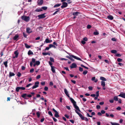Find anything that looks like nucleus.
Here are the masks:
<instances>
[{
  "instance_id": "obj_3",
  "label": "nucleus",
  "mask_w": 125,
  "mask_h": 125,
  "mask_svg": "<svg viewBox=\"0 0 125 125\" xmlns=\"http://www.w3.org/2000/svg\"><path fill=\"white\" fill-rule=\"evenodd\" d=\"M21 18L22 20L26 22H28L30 20L29 17L24 15L22 16Z\"/></svg>"
},
{
  "instance_id": "obj_6",
  "label": "nucleus",
  "mask_w": 125,
  "mask_h": 125,
  "mask_svg": "<svg viewBox=\"0 0 125 125\" xmlns=\"http://www.w3.org/2000/svg\"><path fill=\"white\" fill-rule=\"evenodd\" d=\"M52 111L55 113V114L54 115L55 116L56 118H58L60 116L58 114V112L54 108L52 109Z\"/></svg>"
},
{
  "instance_id": "obj_5",
  "label": "nucleus",
  "mask_w": 125,
  "mask_h": 125,
  "mask_svg": "<svg viewBox=\"0 0 125 125\" xmlns=\"http://www.w3.org/2000/svg\"><path fill=\"white\" fill-rule=\"evenodd\" d=\"M70 56L71 57L70 58V59L72 61H74V60L72 58H73L75 59H77V60H78V57L74 55H70Z\"/></svg>"
},
{
  "instance_id": "obj_15",
  "label": "nucleus",
  "mask_w": 125,
  "mask_h": 125,
  "mask_svg": "<svg viewBox=\"0 0 125 125\" xmlns=\"http://www.w3.org/2000/svg\"><path fill=\"white\" fill-rule=\"evenodd\" d=\"M15 75V74L14 73L10 72H9V78H10L12 76H14Z\"/></svg>"
},
{
  "instance_id": "obj_20",
  "label": "nucleus",
  "mask_w": 125,
  "mask_h": 125,
  "mask_svg": "<svg viewBox=\"0 0 125 125\" xmlns=\"http://www.w3.org/2000/svg\"><path fill=\"white\" fill-rule=\"evenodd\" d=\"M110 123L112 125H120L119 124L116 123L111 122Z\"/></svg>"
},
{
  "instance_id": "obj_10",
  "label": "nucleus",
  "mask_w": 125,
  "mask_h": 125,
  "mask_svg": "<svg viewBox=\"0 0 125 125\" xmlns=\"http://www.w3.org/2000/svg\"><path fill=\"white\" fill-rule=\"evenodd\" d=\"M76 67L77 65L75 63H73L72 64V65L70 66V68L71 69L75 68Z\"/></svg>"
},
{
  "instance_id": "obj_55",
  "label": "nucleus",
  "mask_w": 125,
  "mask_h": 125,
  "mask_svg": "<svg viewBox=\"0 0 125 125\" xmlns=\"http://www.w3.org/2000/svg\"><path fill=\"white\" fill-rule=\"evenodd\" d=\"M41 77V75H37V76L36 77V79H38L39 78H40Z\"/></svg>"
},
{
  "instance_id": "obj_4",
  "label": "nucleus",
  "mask_w": 125,
  "mask_h": 125,
  "mask_svg": "<svg viewBox=\"0 0 125 125\" xmlns=\"http://www.w3.org/2000/svg\"><path fill=\"white\" fill-rule=\"evenodd\" d=\"M79 116L81 118V119L85 120L86 121H88V118L83 116L82 114L79 113Z\"/></svg>"
},
{
  "instance_id": "obj_19",
  "label": "nucleus",
  "mask_w": 125,
  "mask_h": 125,
  "mask_svg": "<svg viewBox=\"0 0 125 125\" xmlns=\"http://www.w3.org/2000/svg\"><path fill=\"white\" fill-rule=\"evenodd\" d=\"M42 9L39 8L36 9L35 11L37 12H40L42 11Z\"/></svg>"
},
{
  "instance_id": "obj_30",
  "label": "nucleus",
  "mask_w": 125,
  "mask_h": 125,
  "mask_svg": "<svg viewBox=\"0 0 125 125\" xmlns=\"http://www.w3.org/2000/svg\"><path fill=\"white\" fill-rule=\"evenodd\" d=\"M112 53L115 54L117 52V51L115 50H112L111 51Z\"/></svg>"
},
{
  "instance_id": "obj_24",
  "label": "nucleus",
  "mask_w": 125,
  "mask_h": 125,
  "mask_svg": "<svg viewBox=\"0 0 125 125\" xmlns=\"http://www.w3.org/2000/svg\"><path fill=\"white\" fill-rule=\"evenodd\" d=\"M42 54L44 55H50V54L49 52H43L42 53Z\"/></svg>"
},
{
  "instance_id": "obj_28",
  "label": "nucleus",
  "mask_w": 125,
  "mask_h": 125,
  "mask_svg": "<svg viewBox=\"0 0 125 125\" xmlns=\"http://www.w3.org/2000/svg\"><path fill=\"white\" fill-rule=\"evenodd\" d=\"M28 54L29 55H32L33 54V52L31 51L30 50H29L28 52Z\"/></svg>"
},
{
  "instance_id": "obj_52",
  "label": "nucleus",
  "mask_w": 125,
  "mask_h": 125,
  "mask_svg": "<svg viewBox=\"0 0 125 125\" xmlns=\"http://www.w3.org/2000/svg\"><path fill=\"white\" fill-rule=\"evenodd\" d=\"M111 40L112 41H113L116 42V39L115 38H112Z\"/></svg>"
},
{
  "instance_id": "obj_60",
  "label": "nucleus",
  "mask_w": 125,
  "mask_h": 125,
  "mask_svg": "<svg viewBox=\"0 0 125 125\" xmlns=\"http://www.w3.org/2000/svg\"><path fill=\"white\" fill-rule=\"evenodd\" d=\"M109 102L111 103H113L114 102V100L113 99L109 100Z\"/></svg>"
},
{
  "instance_id": "obj_48",
  "label": "nucleus",
  "mask_w": 125,
  "mask_h": 125,
  "mask_svg": "<svg viewBox=\"0 0 125 125\" xmlns=\"http://www.w3.org/2000/svg\"><path fill=\"white\" fill-rule=\"evenodd\" d=\"M36 60L34 58H32V62L33 63H35V62Z\"/></svg>"
},
{
  "instance_id": "obj_36",
  "label": "nucleus",
  "mask_w": 125,
  "mask_h": 125,
  "mask_svg": "<svg viewBox=\"0 0 125 125\" xmlns=\"http://www.w3.org/2000/svg\"><path fill=\"white\" fill-rule=\"evenodd\" d=\"M39 87V85H34L32 87V89H34V88H36L37 87Z\"/></svg>"
},
{
  "instance_id": "obj_37",
  "label": "nucleus",
  "mask_w": 125,
  "mask_h": 125,
  "mask_svg": "<svg viewBox=\"0 0 125 125\" xmlns=\"http://www.w3.org/2000/svg\"><path fill=\"white\" fill-rule=\"evenodd\" d=\"M36 114L38 117L39 118L40 117V113L39 112H37L36 113Z\"/></svg>"
},
{
  "instance_id": "obj_56",
  "label": "nucleus",
  "mask_w": 125,
  "mask_h": 125,
  "mask_svg": "<svg viewBox=\"0 0 125 125\" xmlns=\"http://www.w3.org/2000/svg\"><path fill=\"white\" fill-rule=\"evenodd\" d=\"M48 89V88L47 86H45L44 88V90L45 91H47Z\"/></svg>"
},
{
  "instance_id": "obj_2",
  "label": "nucleus",
  "mask_w": 125,
  "mask_h": 125,
  "mask_svg": "<svg viewBox=\"0 0 125 125\" xmlns=\"http://www.w3.org/2000/svg\"><path fill=\"white\" fill-rule=\"evenodd\" d=\"M21 96L24 99H28V97H31L32 96L31 94L28 95L27 94L25 93L22 94Z\"/></svg>"
},
{
  "instance_id": "obj_58",
  "label": "nucleus",
  "mask_w": 125,
  "mask_h": 125,
  "mask_svg": "<svg viewBox=\"0 0 125 125\" xmlns=\"http://www.w3.org/2000/svg\"><path fill=\"white\" fill-rule=\"evenodd\" d=\"M23 35L26 38L27 36V35L24 32H23Z\"/></svg>"
},
{
  "instance_id": "obj_61",
  "label": "nucleus",
  "mask_w": 125,
  "mask_h": 125,
  "mask_svg": "<svg viewBox=\"0 0 125 125\" xmlns=\"http://www.w3.org/2000/svg\"><path fill=\"white\" fill-rule=\"evenodd\" d=\"M32 85V84H31V83H29L26 86V87H29L31 85Z\"/></svg>"
},
{
  "instance_id": "obj_11",
  "label": "nucleus",
  "mask_w": 125,
  "mask_h": 125,
  "mask_svg": "<svg viewBox=\"0 0 125 125\" xmlns=\"http://www.w3.org/2000/svg\"><path fill=\"white\" fill-rule=\"evenodd\" d=\"M43 2V0H38L37 2L38 5L39 6L41 5Z\"/></svg>"
},
{
  "instance_id": "obj_47",
  "label": "nucleus",
  "mask_w": 125,
  "mask_h": 125,
  "mask_svg": "<svg viewBox=\"0 0 125 125\" xmlns=\"http://www.w3.org/2000/svg\"><path fill=\"white\" fill-rule=\"evenodd\" d=\"M81 66L82 67H83L85 69H88V67H87L86 66H84L83 65V64H81Z\"/></svg>"
},
{
  "instance_id": "obj_33",
  "label": "nucleus",
  "mask_w": 125,
  "mask_h": 125,
  "mask_svg": "<svg viewBox=\"0 0 125 125\" xmlns=\"http://www.w3.org/2000/svg\"><path fill=\"white\" fill-rule=\"evenodd\" d=\"M93 34L95 35H98L99 34V32L97 31H94L93 33Z\"/></svg>"
},
{
  "instance_id": "obj_41",
  "label": "nucleus",
  "mask_w": 125,
  "mask_h": 125,
  "mask_svg": "<svg viewBox=\"0 0 125 125\" xmlns=\"http://www.w3.org/2000/svg\"><path fill=\"white\" fill-rule=\"evenodd\" d=\"M3 50H2L0 52V55H1V57L3 55Z\"/></svg>"
},
{
  "instance_id": "obj_39",
  "label": "nucleus",
  "mask_w": 125,
  "mask_h": 125,
  "mask_svg": "<svg viewBox=\"0 0 125 125\" xmlns=\"http://www.w3.org/2000/svg\"><path fill=\"white\" fill-rule=\"evenodd\" d=\"M99 91H97L96 92V97H98L99 96Z\"/></svg>"
},
{
  "instance_id": "obj_44",
  "label": "nucleus",
  "mask_w": 125,
  "mask_h": 125,
  "mask_svg": "<svg viewBox=\"0 0 125 125\" xmlns=\"http://www.w3.org/2000/svg\"><path fill=\"white\" fill-rule=\"evenodd\" d=\"M87 73V71H86V70L84 71H83V74L84 75H86Z\"/></svg>"
},
{
  "instance_id": "obj_34",
  "label": "nucleus",
  "mask_w": 125,
  "mask_h": 125,
  "mask_svg": "<svg viewBox=\"0 0 125 125\" xmlns=\"http://www.w3.org/2000/svg\"><path fill=\"white\" fill-rule=\"evenodd\" d=\"M64 92L66 95L68 94V92L67 90L65 89H64Z\"/></svg>"
},
{
  "instance_id": "obj_32",
  "label": "nucleus",
  "mask_w": 125,
  "mask_h": 125,
  "mask_svg": "<svg viewBox=\"0 0 125 125\" xmlns=\"http://www.w3.org/2000/svg\"><path fill=\"white\" fill-rule=\"evenodd\" d=\"M56 10H57L56 11H55L53 14V15H55V14H56L57 13V12H58L59 11V10H60V8H59V9H57Z\"/></svg>"
},
{
  "instance_id": "obj_50",
  "label": "nucleus",
  "mask_w": 125,
  "mask_h": 125,
  "mask_svg": "<svg viewBox=\"0 0 125 125\" xmlns=\"http://www.w3.org/2000/svg\"><path fill=\"white\" fill-rule=\"evenodd\" d=\"M88 88L89 90L90 91H92L93 90V87L91 86H89Z\"/></svg>"
},
{
  "instance_id": "obj_25",
  "label": "nucleus",
  "mask_w": 125,
  "mask_h": 125,
  "mask_svg": "<svg viewBox=\"0 0 125 125\" xmlns=\"http://www.w3.org/2000/svg\"><path fill=\"white\" fill-rule=\"evenodd\" d=\"M7 63H8V61H7L4 62H3V64L5 65V66L7 67Z\"/></svg>"
},
{
  "instance_id": "obj_43",
  "label": "nucleus",
  "mask_w": 125,
  "mask_h": 125,
  "mask_svg": "<svg viewBox=\"0 0 125 125\" xmlns=\"http://www.w3.org/2000/svg\"><path fill=\"white\" fill-rule=\"evenodd\" d=\"M48 114L49 115H51V116H52L53 115V114H52L51 112L50 111H49V112H48Z\"/></svg>"
},
{
  "instance_id": "obj_59",
  "label": "nucleus",
  "mask_w": 125,
  "mask_h": 125,
  "mask_svg": "<svg viewBox=\"0 0 125 125\" xmlns=\"http://www.w3.org/2000/svg\"><path fill=\"white\" fill-rule=\"evenodd\" d=\"M117 57H120L121 56V54L119 53H117L115 55Z\"/></svg>"
},
{
  "instance_id": "obj_42",
  "label": "nucleus",
  "mask_w": 125,
  "mask_h": 125,
  "mask_svg": "<svg viewBox=\"0 0 125 125\" xmlns=\"http://www.w3.org/2000/svg\"><path fill=\"white\" fill-rule=\"evenodd\" d=\"M50 60L51 62H54V59L53 58L50 57Z\"/></svg>"
},
{
  "instance_id": "obj_27",
  "label": "nucleus",
  "mask_w": 125,
  "mask_h": 125,
  "mask_svg": "<svg viewBox=\"0 0 125 125\" xmlns=\"http://www.w3.org/2000/svg\"><path fill=\"white\" fill-rule=\"evenodd\" d=\"M35 63L36 65H38L40 64V62L39 61H36Z\"/></svg>"
},
{
  "instance_id": "obj_29",
  "label": "nucleus",
  "mask_w": 125,
  "mask_h": 125,
  "mask_svg": "<svg viewBox=\"0 0 125 125\" xmlns=\"http://www.w3.org/2000/svg\"><path fill=\"white\" fill-rule=\"evenodd\" d=\"M118 99L117 96H115L114 97V100L116 101H118Z\"/></svg>"
},
{
  "instance_id": "obj_22",
  "label": "nucleus",
  "mask_w": 125,
  "mask_h": 125,
  "mask_svg": "<svg viewBox=\"0 0 125 125\" xmlns=\"http://www.w3.org/2000/svg\"><path fill=\"white\" fill-rule=\"evenodd\" d=\"M101 85L103 87H104L105 85V82L104 81H102Z\"/></svg>"
},
{
  "instance_id": "obj_13",
  "label": "nucleus",
  "mask_w": 125,
  "mask_h": 125,
  "mask_svg": "<svg viewBox=\"0 0 125 125\" xmlns=\"http://www.w3.org/2000/svg\"><path fill=\"white\" fill-rule=\"evenodd\" d=\"M26 32L28 33H30L32 32V31L29 28H26Z\"/></svg>"
},
{
  "instance_id": "obj_31",
  "label": "nucleus",
  "mask_w": 125,
  "mask_h": 125,
  "mask_svg": "<svg viewBox=\"0 0 125 125\" xmlns=\"http://www.w3.org/2000/svg\"><path fill=\"white\" fill-rule=\"evenodd\" d=\"M61 5V4H56L55 5H54V6L53 7L54 8L57 7H58L60 6Z\"/></svg>"
},
{
  "instance_id": "obj_45",
  "label": "nucleus",
  "mask_w": 125,
  "mask_h": 125,
  "mask_svg": "<svg viewBox=\"0 0 125 125\" xmlns=\"http://www.w3.org/2000/svg\"><path fill=\"white\" fill-rule=\"evenodd\" d=\"M78 13V12H74L73 14L74 15L77 16Z\"/></svg>"
},
{
  "instance_id": "obj_18",
  "label": "nucleus",
  "mask_w": 125,
  "mask_h": 125,
  "mask_svg": "<svg viewBox=\"0 0 125 125\" xmlns=\"http://www.w3.org/2000/svg\"><path fill=\"white\" fill-rule=\"evenodd\" d=\"M92 81H94L95 82H96L97 81V79H95V77H93L92 78Z\"/></svg>"
},
{
  "instance_id": "obj_8",
  "label": "nucleus",
  "mask_w": 125,
  "mask_h": 125,
  "mask_svg": "<svg viewBox=\"0 0 125 125\" xmlns=\"http://www.w3.org/2000/svg\"><path fill=\"white\" fill-rule=\"evenodd\" d=\"M45 14H44L38 15V17L39 18V19L44 18L46 17V16L45 15Z\"/></svg>"
},
{
  "instance_id": "obj_54",
  "label": "nucleus",
  "mask_w": 125,
  "mask_h": 125,
  "mask_svg": "<svg viewBox=\"0 0 125 125\" xmlns=\"http://www.w3.org/2000/svg\"><path fill=\"white\" fill-rule=\"evenodd\" d=\"M122 61V59L120 58H118L117 59V61L119 62H121Z\"/></svg>"
},
{
  "instance_id": "obj_23",
  "label": "nucleus",
  "mask_w": 125,
  "mask_h": 125,
  "mask_svg": "<svg viewBox=\"0 0 125 125\" xmlns=\"http://www.w3.org/2000/svg\"><path fill=\"white\" fill-rule=\"evenodd\" d=\"M57 41L54 42L53 43V44L56 46H58L59 45L57 44Z\"/></svg>"
},
{
  "instance_id": "obj_38",
  "label": "nucleus",
  "mask_w": 125,
  "mask_h": 125,
  "mask_svg": "<svg viewBox=\"0 0 125 125\" xmlns=\"http://www.w3.org/2000/svg\"><path fill=\"white\" fill-rule=\"evenodd\" d=\"M39 82L38 81H36L35 82V83L34 85H39Z\"/></svg>"
},
{
  "instance_id": "obj_57",
  "label": "nucleus",
  "mask_w": 125,
  "mask_h": 125,
  "mask_svg": "<svg viewBox=\"0 0 125 125\" xmlns=\"http://www.w3.org/2000/svg\"><path fill=\"white\" fill-rule=\"evenodd\" d=\"M45 119V118H44L41 119L40 120V121L42 123L43 122Z\"/></svg>"
},
{
  "instance_id": "obj_49",
  "label": "nucleus",
  "mask_w": 125,
  "mask_h": 125,
  "mask_svg": "<svg viewBox=\"0 0 125 125\" xmlns=\"http://www.w3.org/2000/svg\"><path fill=\"white\" fill-rule=\"evenodd\" d=\"M20 89H21L22 90H24L25 89V88L24 87H20Z\"/></svg>"
},
{
  "instance_id": "obj_9",
  "label": "nucleus",
  "mask_w": 125,
  "mask_h": 125,
  "mask_svg": "<svg viewBox=\"0 0 125 125\" xmlns=\"http://www.w3.org/2000/svg\"><path fill=\"white\" fill-rule=\"evenodd\" d=\"M118 96H120L122 98H125V93H121Z\"/></svg>"
},
{
  "instance_id": "obj_40",
  "label": "nucleus",
  "mask_w": 125,
  "mask_h": 125,
  "mask_svg": "<svg viewBox=\"0 0 125 125\" xmlns=\"http://www.w3.org/2000/svg\"><path fill=\"white\" fill-rule=\"evenodd\" d=\"M41 8L44 10H46L47 9V7H46L44 6L42 7Z\"/></svg>"
},
{
  "instance_id": "obj_1",
  "label": "nucleus",
  "mask_w": 125,
  "mask_h": 125,
  "mask_svg": "<svg viewBox=\"0 0 125 125\" xmlns=\"http://www.w3.org/2000/svg\"><path fill=\"white\" fill-rule=\"evenodd\" d=\"M66 95L69 98L70 100L73 103L74 107L76 109V110H75L76 112L78 114V106L76 105V102L74 101L73 98L70 97L69 94Z\"/></svg>"
},
{
  "instance_id": "obj_63",
  "label": "nucleus",
  "mask_w": 125,
  "mask_h": 125,
  "mask_svg": "<svg viewBox=\"0 0 125 125\" xmlns=\"http://www.w3.org/2000/svg\"><path fill=\"white\" fill-rule=\"evenodd\" d=\"M69 121L73 124L74 123V121L73 120H70Z\"/></svg>"
},
{
  "instance_id": "obj_62",
  "label": "nucleus",
  "mask_w": 125,
  "mask_h": 125,
  "mask_svg": "<svg viewBox=\"0 0 125 125\" xmlns=\"http://www.w3.org/2000/svg\"><path fill=\"white\" fill-rule=\"evenodd\" d=\"M21 69L22 70H25V68L24 66H21Z\"/></svg>"
},
{
  "instance_id": "obj_51",
  "label": "nucleus",
  "mask_w": 125,
  "mask_h": 125,
  "mask_svg": "<svg viewBox=\"0 0 125 125\" xmlns=\"http://www.w3.org/2000/svg\"><path fill=\"white\" fill-rule=\"evenodd\" d=\"M96 107V108L98 109H100L101 108L100 106L99 105H97Z\"/></svg>"
},
{
  "instance_id": "obj_16",
  "label": "nucleus",
  "mask_w": 125,
  "mask_h": 125,
  "mask_svg": "<svg viewBox=\"0 0 125 125\" xmlns=\"http://www.w3.org/2000/svg\"><path fill=\"white\" fill-rule=\"evenodd\" d=\"M18 51L17 50L14 52V54L15 55L16 57H18V56L19 53L18 52Z\"/></svg>"
},
{
  "instance_id": "obj_53",
  "label": "nucleus",
  "mask_w": 125,
  "mask_h": 125,
  "mask_svg": "<svg viewBox=\"0 0 125 125\" xmlns=\"http://www.w3.org/2000/svg\"><path fill=\"white\" fill-rule=\"evenodd\" d=\"M91 27V25H88L87 26V28L88 29L90 28Z\"/></svg>"
},
{
  "instance_id": "obj_35",
  "label": "nucleus",
  "mask_w": 125,
  "mask_h": 125,
  "mask_svg": "<svg viewBox=\"0 0 125 125\" xmlns=\"http://www.w3.org/2000/svg\"><path fill=\"white\" fill-rule=\"evenodd\" d=\"M20 90V87H18L16 88V92H18Z\"/></svg>"
},
{
  "instance_id": "obj_46",
  "label": "nucleus",
  "mask_w": 125,
  "mask_h": 125,
  "mask_svg": "<svg viewBox=\"0 0 125 125\" xmlns=\"http://www.w3.org/2000/svg\"><path fill=\"white\" fill-rule=\"evenodd\" d=\"M21 75V73L20 72H18L17 75L19 77H20Z\"/></svg>"
},
{
  "instance_id": "obj_26",
  "label": "nucleus",
  "mask_w": 125,
  "mask_h": 125,
  "mask_svg": "<svg viewBox=\"0 0 125 125\" xmlns=\"http://www.w3.org/2000/svg\"><path fill=\"white\" fill-rule=\"evenodd\" d=\"M100 80H103L104 81H106V78L103 77H100Z\"/></svg>"
},
{
  "instance_id": "obj_64",
  "label": "nucleus",
  "mask_w": 125,
  "mask_h": 125,
  "mask_svg": "<svg viewBox=\"0 0 125 125\" xmlns=\"http://www.w3.org/2000/svg\"><path fill=\"white\" fill-rule=\"evenodd\" d=\"M34 70V69L33 68H32L30 70V72L31 73L33 72Z\"/></svg>"
},
{
  "instance_id": "obj_14",
  "label": "nucleus",
  "mask_w": 125,
  "mask_h": 125,
  "mask_svg": "<svg viewBox=\"0 0 125 125\" xmlns=\"http://www.w3.org/2000/svg\"><path fill=\"white\" fill-rule=\"evenodd\" d=\"M51 70L52 72L53 73H55V67L54 66H51Z\"/></svg>"
},
{
  "instance_id": "obj_21",
  "label": "nucleus",
  "mask_w": 125,
  "mask_h": 125,
  "mask_svg": "<svg viewBox=\"0 0 125 125\" xmlns=\"http://www.w3.org/2000/svg\"><path fill=\"white\" fill-rule=\"evenodd\" d=\"M18 37V35H16L13 37V39L14 40H16Z\"/></svg>"
},
{
  "instance_id": "obj_17",
  "label": "nucleus",
  "mask_w": 125,
  "mask_h": 125,
  "mask_svg": "<svg viewBox=\"0 0 125 125\" xmlns=\"http://www.w3.org/2000/svg\"><path fill=\"white\" fill-rule=\"evenodd\" d=\"M110 20H112L113 19V17L111 15L108 16L107 17Z\"/></svg>"
},
{
  "instance_id": "obj_7",
  "label": "nucleus",
  "mask_w": 125,
  "mask_h": 125,
  "mask_svg": "<svg viewBox=\"0 0 125 125\" xmlns=\"http://www.w3.org/2000/svg\"><path fill=\"white\" fill-rule=\"evenodd\" d=\"M67 3L65 2H63L62 3V5L61 6V8H63L67 7Z\"/></svg>"
},
{
  "instance_id": "obj_12",
  "label": "nucleus",
  "mask_w": 125,
  "mask_h": 125,
  "mask_svg": "<svg viewBox=\"0 0 125 125\" xmlns=\"http://www.w3.org/2000/svg\"><path fill=\"white\" fill-rule=\"evenodd\" d=\"M52 40H49L48 38H47L45 39V41L44 42L46 43H50L52 42Z\"/></svg>"
}]
</instances>
